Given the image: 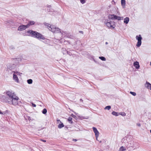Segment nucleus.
I'll return each mask as SVG.
<instances>
[{
    "instance_id": "nucleus-14",
    "label": "nucleus",
    "mask_w": 151,
    "mask_h": 151,
    "mask_svg": "<svg viewBox=\"0 0 151 151\" xmlns=\"http://www.w3.org/2000/svg\"><path fill=\"white\" fill-rule=\"evenodd\" d=\"M129 21V18L128 17H126L124 19V22L126 24H127Z\"/></svg>"
},
{
    "instance_id": "nucleus-31",
    "label": "nucleus",
    "mask_w": 151,
    "mask_h": 151,
    "mask_svg": "<svg viewBox=\"0 0 151 151\" xmlns=\"http://www.w3.org/2000/svg\"><path fill=\"white\" fill-rule=\"evenodd\" d=\"M57 123H61V122L59 120V119H57Z\"/></svg>"
},
{
    "instance_id": "nucleus-37",
    "label": "nucleus",
    "mask_w": 151,
    "mask_h": 151,
    "mask_svg": "<svg viewBox=\"0 0 151 151\" xmlns=\"http://www.w3.org/2000/svg\"><path fill=\"white\" fill-rule=\"evenodd\" d=\"M43 142H46V141L45 140H42Z\"/></svg>"
},
{
    "instance_id": "nucleus-4",
    "label": "nucleus",
    "mask_w": 151,
    "mask_h": 151,
    "mask_svg": "<svg viewBox=\"0 0 151 151\" xmlns=\"http://www.w3.org/2000/svg\"><path fill=\"white\" fill-rule=\"evenodd\" d=\"M6 94L9 97L8 101H10L16 96L14 93L12 91H7L6 92Z\"/></svg>"
},
{
    "instance_id": "nucleus-13",
    "label": "nucleus",
    "mask_w": 151,
    "mask_h": 151,
    "mask_svg": "<svg viewBox=\"0 0 151 151\" xmlns=\"http://www.w3.org/2000/svg\"><path fill=\"white\" fill-rule=\"evenodd\" d=\"M109 17L113 19H116L117 16L114 14H111L109 15Z\"/></svg>"
},
{
    "instance_id": "nucleus-19",
    "label": "nucleus",
    "mask_w": 151,
    "mask_h": 151,
    "mask_svg": "<svg viewBox=\"0 0 151 151\" xmlns=\"http://www.w3.org/2000/svg\"><path fill=\"white\" fill-rule=\"evenodd\" d=\"M64 127V125L63 123L60 124L58 125V128L59 129H61Z\"/></svg>"
},
{
    "instance_id": "nucleus-27",
    "label": "nucleus",
    "mask_w": 151,
    "mask_h": 151,
    "mask_svg": "<svg viewBox=\"0 0 151 151\" xmlns=\"http://www.w3.org/2000/svg\"><path fill=\"white\" fill-rule=\"evenodd\" d=\"M81 3L82 4H83L85 3L86 2V0H80Z\"/></svg>"
},
{
    "instance_id": "nucleus-11",
    "label": "nucleus",
    "mask_w": 151,
    "mask_h": 151,
    "mask_svg": "<svg viewBox=\"0 0 151 151\" xmlns=\"http://www.w3.org/2000/svg\"><path fill=\"white\" fill-rule=\"evenodd\" d=\"M134 65L135 68L137 69H139L140 67L139 63L137 61L134 62Z\"/></svg>"
},
{
    "instance_id": "nucleus-20",
    "label": "nucleus",
    "mask_w": 151,
    "mask_h": 151,
    "mask_svg": "<svg viewBox=\"0 0 151 151\" xmlns=\"http://www.w3.org/2000/svg\"><path fill=\"white\" fill-rule=\"evenodd\" d=\"M72 117H69L68 119V121L69 122V123L70 124L73 123V121H72Z\"/></svg>"
},
{
    "instance_id": "nucleus-23",
    "label": "nucleus",
    "mask_w": 151,
    "mask_h": 151,
    "mask_svg": "<svg viewBox=\"0 0 151 151\" xmlns=\"http://www.w3.org/2000/svg\"><path fill=\"white\" fill-rule=\"evenodd\" d=\"M123 17H120L119 16H117V17L116 18V19L118 20H121L123 19Z\"/></svg>"
},
{
    "instance_id": "nucleus-3",
    "label": "nucleus",
    "mask_w": 151,
    "mask_h": 151,
    "mask_svg": "<svg viewBox=\"0 0 151 151\" xmlns=\"http://www.w3.org/2000/svg\"><path fill=\"white\" fill-rule=\"evenodd\" d=\"M19 99L18 97L17 96L15 97L10 101H8V102L9 104H12L14 106L18 104V101Z\"/></svg>"
},
{
    "instance_id": "nucleus-9",
    "label": "nucleus",
    "mask_w": 151,
    "mask_h": 151,
    "mask_svg": "<svg viewBox=\"0 0 151 151\" xmlns=\"http://www.w3.org/2000/svg\"><path fill=\"white\" fill-rule=\"evenodd\" d=\"M13 78L14 80L17 82H19V80L17 76V75L15 73H14L13 74Z\"/></svg>"
},
{
    "instance_id": "nucleus-38",
    "label": "nucleus",
    "mask_w": 151,
    "mask_h": 151,
    "mask_svg": "<svg viewBox=\"0 0 151 151\" xmlns=\"http://www.w3.org/2000/svg\"><path fill=\"white\" fill-rule=\"evenodd\" d=\"M105 44H106V45H107V44H108V43L107 42H106L105 43Z\"/></svg>"
},
{
    "instance_id": "nucleus-33",
    "label": "nucleus",
    "mask_w": 151,
    "mask_h": 151,
    "mask_svg": "<svg viewBox=\"0 0 151 151\" xmlns=\"http://www.w3.org/2000/svg\"><path fill=\"white\" fill-rule=\"evenodd\" d=\"M99 136V135H98V136H97V135H95L96 140H98V137Z\"/></svg>"
},
{
    "instance_id": "nucleus-12",
    "label": "nucleus",
    "mask_w": 151,
    "mask_h": 151,
    "mask_svg": "<svg viewBox=\"0 0 151 151\" xmlns=\"http://www.w3.org/2000/svg\"><path fill=\"white\" fill-rule=\"evenodd\" d=\"M145 87L151 90V84L149 83L146 82L145 84Z\"/></svg>"
},
{
    "instance_id": "nucleus-35",
    "label": "nucleus",
    "mask_w": 151,
    "mask_h": 151,
    "mask_svg": "<svg viewBox=\"0 0 151 151\" xmlns=\"http://www.w3.org/2000/svg\"><path fill=\"white\" fill-rule=\"evenodd\" d=\"M73 141H77V140L76 139H73Z\"/></svg>"
},
{
    "instance_id": "nucleus-7",
    "label": "nucleus",
    "mask_w": 151,
    "mask_h": 151,
    "mask_svg": "<svg viewBox=\"0 0 151 151\" xmlns=\"http://www.w3.org/2000/svg\"><path fill=\"white\" fill-rule=\"evenodd\" d=\"M134 142L133 141H130V142L129 143L128 145H127V147L128 148L130 147H132V148L134 149L135 148L134 146Z\"/></svg>"
},
{
    "instance_id": "nucleus-15",
    "label": "nucleus",
    "mask_w": 151,
    "mask_h": 151,
    "mask_svg": "<svg viewBox=\"0 0 151 151\" xmlns=\"http://www.w3.org/2000/svg\"><path fill=\"white\" fill-rule=\"evenodd\" d=\"M35 22L33 21H29L27 25H28V27L31 25H33L35 24Z\"/></svg>"
},
{
    "instance_id": "nucleus-26",
    "label": "nucleus",
    "mask_w": 151,
    "mask_h": 151,
    "mask_svg": "<svg viewBox=\"0 0 151 151\" xmlns=\"http://www.w3.org/2000/svg\"><path fill=\"white\" fill-rule=\"evenodd\" d=\"M99 58L103 61H105L106 60V58L104 57H99Z\"/></svg>"
},
{
    "instance_id": "nucleus-24",
    "label": "nucleus",
    "mask_w": 151,
    "mask_h": 151,
    "mask_svg": "<svg viewBox=\"0 0 151 151\" xmlns=\"http://www.w3.org/2000/svg\"><path fill=\"white\" fill-rule=\"evenodd\" d=\"M111 108V107L110 106H108L105 107L104 108L105 109H108V110H109Z\"/></svg>"
},
{
    "instance_id": "nucleus-16",
    "label": "nucleus",
    "mask_w": 151,
    "mask_h": 151,
    "mask_svg": "<svg viewBox=\"0 0 151 151\" xmlns=\"http://www.w3.org/2000/svg\"><path fill=\"white\" fill-rule=\"evenodd\" d=\"M121 3L122 5L124 8L126 4L125 0H121Z\"/></svg>"
},
{
    "instance_id": "nucleus-29",
    "label": "nucleus",
    "mask_w": 151,
    "mask_h": 151,
    "mask_svg": "<svg viewBox=\"0 0 151 151\" xmlns=\"http://www.w3.org/2000/svg\"><path fill=\"white\" fill-rule=\"evenodd\" d=\"M14 72V73H15L17 75H19L20 76L22 74V73H19L18 72Z\"/></svg>"
},
{
    "instance_id": "nucleus-17",
    "label": "nucleus",
    "mask_w": 151,
    "mask_h": 151,
    "mask_svg": "<svg viewBox=\"0 0 151 151\" xmlns=\"http://www.w3.org/2000/svg\"><path fill=\"white\" fill-rule=\"evenodd\" d=\"M119 113H118L115 111H113L111 113V114L114 116H118L119 115Z\"/></svg>"
},
{
    "instance_id": "nucleus-32",
    "label": "nucleus",
    "mask_w": 151,
    "mask_h": 151,
    "mask_svg": "<svg viewBox=\"0 0 151 151\" xmlns=\"http://www.w3.org/2000/svg\"><path fill=\"white\" fill-rule=\"evenodd\" d=\"M32 106L34 107H35L36 106V105L35 104H34V103H32Z\"/></svg>"
},
{
    "instance_id": "nucleus-30",
    "label": "nucleus",
    "mask_w": 151,
    "mask_h": 151,
    "mask_svg": "<svg viewBox=\"0 0 151 151\" xmlns=\"http://www.w3.org/2000/svg\"><path fill=\"white\" fill-rule=\"evenodd\" d=\"M5 114V112H1V110H0V114Z\"/></svg>"
},
{
    "instance_id": "nucleus-22",
    "label": "nucleus",
    "mask_w": 151,
    "mask_h": 151,
    "mask_svg": "<svg viewBox=\"0 0 151 151\" xmlns=\"http://www.w3.org/2000/svg\"><path fill=\"white\" fill-rule=\"evenodd\" d=\"M27 82L28 84H30L32 83V80L31 79L28 80Z\"/></svg>"
},
{
    "instance_id": "nucleus-34",
    "label": "nucleus",
    "mask_w": 151,
    "mask_h": 151,
    "mask_svg": "<svg viewBox=\"0 0 151 151\" xmlns=\"http://www.w3.org/2000/svg\"><path fill=\"white\" fill-rule=\"evenodd\" d=\"M137 126H138L139 127H140L141 126V124L139 123H137Z\"/></svg>"
},
{
    "instance_id": "nucleus-10",
    "label": "nucleus",
    "mask_w": 151,
    "mask_h": 151,
    "mask_svg": "<svg viewBox=\"0 0 151 151\" xmlns=\"http://www.w3.org/2000/svg\"><path fill=\"white\" fill-rule=\"evenodd\" d=\"M93 129L94 132L95 133V135H97L98 136V135H99V132L97 130L96 128L93 127Z\"/></svg>"
},
{
    "instance_id": "nucleus-8",
    "label": "nucleus",
    "mask_w": 151,
    "mask_h": 151,
    "mask_svg": "<svg viewBox=\"0 0 151 151\" xmlns=\"http://www.w3.org/2000/svg\"><path fill=\"white\" fill-rule=\"evenodd\" d=\"M106 26L109 27H112L113 28H114L113 27L114 24L112 22H107L106 23Z\"/></svg>"
},
{
    "instance_id": "nucleus-1",
    "label": "nucleus",
    "mask_w": 151,
    "mask_h": 151,
    "mask_svg": "<svg viewBox=\"0 0 151 151\" xmlns=\"http://www.w3.org/2000/svg\"><path fill=\"white\" fill-rule=\"evenodd\" d=\"M27 33L31 35V36L38 39L44 40L45 37L41 34L36 31L30 30L27 31Z\"/></svg>"
},
{
    "instance_id": "nucleus-41",
    "label": "nucleus",
    "mask_w": 151,
    "mask_h": 151,
    "mask_svg": "<svg viewBox=\"0 0 151 151\" xmlns=\"http://www.w3.org/2000/svg\"><path fill=\"white\" fill-rule=\"evenodd\" d=\"M150 65H151V62L150 63Z\"/></svg>"
},
{
    "instance_id": "nucleus-2",
    "label": "nucleus",
    "mask_w": 151,
    "mask_h": 151,
    "mask_svg": "<svg viewBox=\"0 0 151 151\" xmlns=\"http://www.w3.org/2000/svg\"><path fill=\"white\" fill-rule=\"evenodd\" d=\"M44 24L47 26L48 29L52 32L57 33L60 32L63 35V33H64L63 32H61L60 31V29L58 28L55 27L53 26H52L50 24H49L48 23H45Z\"/></svg>"
},
{
    "instance_id": "nucleus-18",
    "label": "nucleus",
    "mask_w": 151,
    "mask_h": 151,
    "mask_svg": "<svg viewBox=\"0 0 151 151\" xmlns=\"http://www.w3.org/2000/svg\"><path fill=\"white\" fill-rule=\"evenodd\" d=\"M126 150V149L125 147L123 146L121 147L119 149V151H125Z\"/></svg>"
},
{
    "instance_id": "nucleus-42",
    "label": "nucleus",
    "mask_w": 151,
    "mask_h": 151,
    "mask_svg": "<svg viewBox=\"0 0 151 151\" xmlns=\"http://www.w3.org/2000/svg\"><path fill=\"white\" fill-rule=\"evenodd\" d=\"M112 1V2H114V3H115V2H114V1Z\"/></svg>"
},
{
    "instance_id": "nucleus-28",
    "label": "nucleus",
    "mask_w": 151,
    "mask_h": 151,
    "mask_svg": "<svg viewBox=\"0 0 151 151\" xmlns=\"http://www.w3.org/2000/svg\"><path fill=\"white\" fill-rule=\"evenodd\" d=\"M130 93L132 95L134 96H135L136 95V93L134 92H133L132 91H130Z\"/></svg>"
},
{
    "instance_id": "nucleus-6",
    "label": "nucleus",
    "mask_w": 151,
    "mask_h": 151,
    "mask_svg": "<svg viewBox=\"0 0 151 151\" xmlns=\"http://www.w3.org/2000/svg\"><path fill=\"white\" fill-rule=\"evenodd\" d=\"M28 25H22L20 26L18 28V30L22 31L28 28Z\"/></svg>"
},
{
    "instance_id": "nucleus-39",
    "label": "nucleus",
    "mask_w": 151,
    "mask_h": 151,
    "mask_svg": "<svg viewBox=\"0 0 151 151\" xmlns=\"http://www.w3.org/2000/svg\"><path fill=\"white\" fill-rule=\"evenodd\" d=\"M50 6H48V7H50Z\"/></svg>"
},
{
    "instance_id": "nucleus-21",
    "label": "nucleus",
    "mask_w": 151,
    "mask_h": 151,
    "mask_svg": "<svg viewBox=\"0 0 151 151\" xmlns=\"http://www.w3.org/2000/svg\"><path fill=\"white\" fill-rule=\"evenodd\" d=\"M47 112V110L46 109H44L42 111V113L44 114H45Z\"/></svg>"
},
{
    "instance_id": "nucleus-5",
    "label": "nucleus",
    "mask_w": 151,
    "mask_h": 151,
    "mask_svg": "<svg viewBox=\"0 0 151 151\" xmlns=\"http://www.w3.org/2000/svg\"><path fill=\"white\" fill-rule=\"evenodd\" d=\"M136 39L138 40L136 46L138 47H139L141 44V40L142 38L141 35H139V36L137 35L136 37Z\"/></svg>"
},
{
    "instance_id": "nucleus-36",
    "label": "nucleus",
    "mask_w": 151,
    "mask_h": 151,
    "mask_svg": "<svg viewBox=\"0 0 151 151\" xmlns=\"http://www.w3.org/2000/svg\"><path fill=\"white\" fill-rule=\"evenodd\" d=\"M28 119L29 120H30L31 119L30 118V117H29L28 118Z\"/></svg>"
},
{
    "instance_id": "nucleus-40",
    "label": "nucleus",
    "mask_w": 151,
    "mask_h": 151,
    "mask_svg": "<svg viewBox=\"0 0 151 151\" xmlns=\"http://www.w3.org/2000/svg\"><path fill=\"white\" fill-rule=\"evenodd\" d=\"M80 32H81V33H82V32H82V31H81Z\"/></svg>"
},
{
    "instance_id": "nucleus-25",
    "label": "nucleus",
    "mask_w": 151,
    "mask_h": 151,
    "mask_svg": "<svg viewBox=\"0 0 151 151\" xmlns=\"http://www.w3.org/2000/svg\"><path fill=\"white\" fill-rule=\"evenodd\" d=\"M119 115H121L123 116H126V113L124 112H122L119 113Z\"/></svg>"
}]
</instances>
